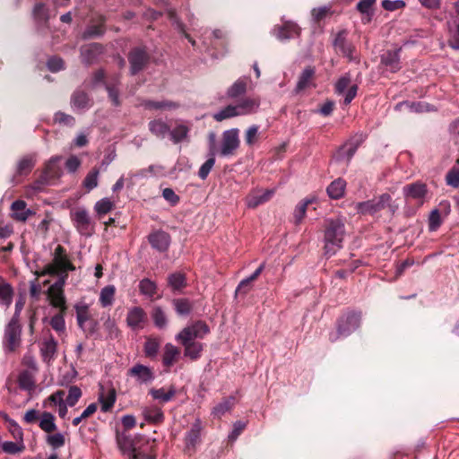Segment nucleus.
I'll list each match as a JSON object with an SVG mask.
<instances>
[{"label": "nucleus", "mask_w": 459, "mask_h": 459, "mask_svg": "<svg viewBox=\"0 0 459 459\" xmlns=\"http://www.w3.org/2000/svg\"><path fill=\"white\" fill-rule=\"evenodd\" d=\"M143 415L146 421L152 424H160L164 420V413L159 407H145L143 410Z\"/></svg>", "instance_id": "33"}, {"label": "nucleus", "mask_w": 459, "mask_h": 459, "mask_svg": "<svg viewBox=\"0 0 459 459\" xmlns=\"http://www.w3.org/2000/svg\"><path fill=\"white\" fill-rule=\"evenodd\" d=\"M100 174V169L97 168H93L85 177L82 184L83 186L91 191L98 186V178Z\"/></svg>", "instance_id": "52"}, {"label": "nucleus", "mask_w": 459, "mask_h": 459, "mask_svg": "<svg viewBox=\"0 0 459 459\" xmlns=\"http://www.w3.org/2000/svg\"><path fill=\"white\" fill-rule=\"evenodd\" d=\"M18 384L21 389L32 392L36 387L34 375L29 370H22L18 377Z\"/></svg>", "instance_id": "39"}, {"label": "nucleus", "mask_w": 459, "mask_h": 459, "mask_svg": "<svg viewBox=\"0 0 459 459\" xmlns=\"http://www.w3.org/2000/svg\"><path fill=\"white\" fill-rule=\"evenodd\" d=\"M116 288L113 285L104 287L100 295V303L103 307H109L115 299Z\"/></svg>", "instance_id": "44"}, {"label": "nucleus", "mask_w": 459, "mask_h": 459, "mask_svg": "<svg viewBox=\"0 0 459 459\" xmlns=\"http://www.w3.org/2000/svg\"><path fill=\"white\" fill-rule=\"evenodd\" d=\"M105 22L106 18L103 15L92 18L83 31L82 38L88 39L102 36L106 31Z\"/></svg>", "instance_id": "18"}, {"label": "nucleus", "mask_w": 459, "mask_h": 459, "mask_svg": "<svg viewBox=\"0 0 459 459\" xmlns=\"http://www.w3.org/2000/svg\"><path fill=\"white\" fill-rule=\"evenodd\" d=\"M91 101L88 93L81 89L75 90L71 96V106L74 108H87L91 107Z\"/></svg>", "instance_id": "28"}, {"label": "nucleus", "mask_w": 459, "mask_h": 459, "mask_svg": "<svg viewBox=\"0 0 459 459\" xmlns=\"http://www.w3.org/2000/svg\"><path fill=\"white\" fill-rule=\"evenodd\" d=\"M274 192V189L254 190L246 197V204L248 208L255 209L259 205L269 202L273 198Z\"/></svg>", "instance_id": "15"}, {"label": "nucleus", "mask_w": 459, "mask_h": 459, "mask_svg": "<svg viewBox=\"0 0 459 459\" xmlns=\"http://www.w3.org/2000/svg\"><path fill=\"white\" fill-rule=\"evenodd\" d=\"M36 165V155L27 154L17 163L16 174L19 176L28 175Z\"/></svg>", "instance_id": "31"}, {"label": "nucleus", "mask_w": 459, "mask_h": 459, "mask_svg": "<svg viewBox=\"0 0 459 459\" xmlns=\"http://www.w3.org/2000/svg\"><path fill=\"white\" fill-rule=\"evenodd\" d=\"M143 106L147 109H171L178 108V105L172 101L146 100Z\"/></svg>", "instance_id": "57"}, {"label": "nucleus", "mask_w": 459, "mask_h": 459, "mask_svg": "<svg viewBox=\"0 0 459 459\" xmlns=\"http://www.w3.org/2000/svg\"><path fill=\"white\" fill-rule=\"evenodd\" d=\"M172 304L178 316H187L193 309L192 302L186 298L174 299Z\"/></svg>", "instance_id": "42"}, {"label": "nucleus", "mask_w": 459, "mask_h": 459, "mask_svg": "<svg viewBox=\"0 0 459 459\" xmlns=\"http://www.w3.org/2000/svg\"><path fill=\"white\" fill-rule=\"evenodd\" d=\"M315 68L313 66L306 67L299 77V81L296 86V92H300L307 89L312 82L315 75Z\"/></svg>", "instance_id": "37"}, {"label": "nucleus", "mask_w": 459, "mask_h": 459, "mask_svg": "<svg viewBox=\"0 0 459 459\" xmlns=\"http://www.w3.org/2000/svg\"><path fill=\"white\" fill-rule=\"evenodd\" d=\"M71 220L76 230L82 236L91 237L95 231V222L85 208L78 207L71 212Z\"/></svg>", "instance_id": "6"}, {"label": "nucleus", "mask_w": 459, "mask_h": 459, "mask_svg": "<svg viewBox=\"0 0 459 459\" xmlns=\"http://www.w3.org/2000/svg\"><path fill=\"white\" fill-rule=\"evenodd\" d=\"M116 440H117V446L124 454H126V453L132 454V450L134 448H135L130 437L124 435V434H120L118 432V430H117Z\"/></svg>", "instance_id": "46"}, {"label": "nucleus", "mask_w": 459, "mask_h": 459, "mask_svg": "<svg viewBox=\"0 0 459 459\" xmlns=\"http://www.w3.org/2000/svg\"><path fill=\"white\" fill-rule=\"evenodd\" d=\"M22 327L20 323L10 321L4 331V345L8 351H14L21 343Z\"/></svg>", "instance_id": "13"}, {"label": "nucleus", "mask_w": 459, "mask_h": 459, "mask_svg": "<svg viewBox=\"0 0 459 459\" xmlns=\"http://www.w3.org/2000/svg\"><path fill=\"white\" fill-rule=\"evenodd\" d=\"M119 83V76L116 75L112 78L111 82L106 83L105 89L108 91V99L111 103L115 107H119L121 105V100L119 99V90L117 89V84Z\"/></svg>", "instance_id": "32"}, {"label": "nucleus", "mask_w": 459, "mask_h": 459, "mask_svg": "<svg viewBox=\"0 0 459 459\" xmlns=\"http://www.w3.org/2000/svg\"><path fill=\"white\" fill-rule=\"evenodd\" d=\"M361 323V312L347 310L343 312L336 320L334 331L329 333V341L335 342L341 338L351 335L356 331Z\"/></svg>", "instance_id": "2"}, {"label": "nucleus", "mask_w": 459, "mask_h": 459, "mask_svg": "<svg viewBox=\"0 0 459 459\" xmlns=\"http://www.w3.org/2000/svg\"><path fill=\"white\" fill-rule=\"evenodd\" d=\"M428 193L427 185L420 181L407 184L403 187V194L406 204L414 202L417 208L423 205Z\"/></svg>", "instance_id": "7"}, {"label": "nucleus", "mask_w": 459, "mask_h": 459, "mask_svg": "<svg viewBox=\"0 0 459 459\" xmlns=\"http://www.w3.org/2000/svg\"><path fill=\"white\" fill-rule=\"evenodd\" d=\"M168 286L174 292H181L187 285L186 277L184 273L175 272L168 276Z\"/></svg>", "instance_id": "30"}, {"label": "nucleus", "mask_w": 459, "mask_h": 459, "mask_svg": "<svg viewBox=\"0 0 459 459\" xmlns=\"http://www.w3.org/2000/svg\"><path fill=\"white\" fill-rule=\"evenodd\" d=\"M33 17L36 22L47 24L49 20V10L44 3H38L33 8Z\"/></svg>", "instance_id": "45"}, {"label": "nucleus", "mask_w": 459, "mask_h": 459, "mask_svg": "<svg viewBox=\"0 0 459 459\" xmlns=\"http://www.w3.org/2000/svg\"><path fill=\"white\" fill-rule=\"evenodd\" d=\"M64 278L59 280L55 284L51 285L48 290V296L50 300V304L56 308H59V312H66V300L64 295Z\"/></svg>", "instance_id": "12"}, {"label": "nucleus", "mask_w": 459, "mask_h": 459, "mask_svg": "<svg viewBox=\"0 0 459 459\" xmlns=\"http://www.w3.org/2000/svg\"><path fill=\"white\" fill-rule=\"evenodd\" d=\"M100 403L101 404V411L107 412L112 409L116 402V392L114 389L110 390L108 395L101 394L100 396Z\"/></svg>", "instance_id": "59"}, {"label": "nucleus", "mask_w": 459, "mask_h": 459, "mask_svg": "<svg viewBox=\"0 0 459 459\" xmlns=\"http://www.w3.org/2000/svg\"><path fill=\"white\" fill-rule=\"evenodd\" d=\"M359 145V141H350L344 143L342 146L339 148L335 154V159L337 161L344 160L346 164H349L355 152H357Z\"/></svg>", "instance_id": "24"}, {"label": "nucleus", "mask_w": 459, "mask_h": 459, "mask_svg": "<svg viewBox=\"0 0 459 459\" xmlns=\"http://www.w3.org/2000/svg\"><path fill=\"white\" fill-rule=\"evenodd\" d=\"M160 346V342L157 339L148 338L143 348L145 356L152 359H154L159 352Z\"/></svg>", "instance_id": "48"}, {"label": "nucleus", "mask_w": 459, "mask_h": 459, "mask_svg": "<svg viewBox=\"0 0 459 459\" xmlns=\"http://www.w3.org/2000/svg\"><path fill=\"white\" fill-rule=\"evenodd\" d=\"M176 340L184 346V355L192 360H197L201 358L204 351V343L195 340H187L185 338H177Z\"/></svg>", "instance_id": "19"}, {"label": "nucleus", "mask_w": 459, "mask_h": 459, "mask_svg": "<svg viewBox=\"0 0 459 459\" xmlns=\"http://www.w3.org/2000/svg\"><path fill=\"white\" fill-rule=\"evenodd\" d=\"M400 50H388L381 56L380 65H384L392 73H396L401 69Z\"/></svg>", "instance_id": "23"}, {"label": "nucleus", "mask_w": 459, "mask_h": 459, "mask_svg": "<svg viewBox=\"0 0 459 459\" xmlns=\"http://www.w3.org/2000/svg\"><path fill=\"white\" fill-rule=\"evenodd\" d=\"M356 208L361 214H375L386 208L394 214L397 210V205L393 204L389 194H383L377 198L358 203Z\"/></svg>", "instance_id": "4"}, {"label": "nucleus", "mask_w": 459, "mask_h": 459, "mask_svg": "<svg viewBox=\"0 0 459 459\" xmlns=\"http://www.w3.org/2000/svg\"><path fill=\"white\" fill-rule=\"evenodd\" d=\"M451 212L450 203L446 200L441 201L438 207L432 210L429 216V230L437 231L443 223L444 218Z\"/></svg>", "instance_id": "11"}, {"label": "nucleus", "mask_w": 459, "mask_h": 459, "mask_svg": "<svg viewBox=\"0 0 459 459\" xmlns=\"http://www.w3.org/2000/svg\"><path fill=\"white\" fill-rule=\"evenodd\" d=\"M115 208V204L108 198H102L95 204L94 210L99 216L108 213Z\"/></svg>", "instance_id": "49"}, {"label": "nucleus", "mask_w": 459, "mask_h": 459, "mask_svg": "<svg viewBox=\"0 0 459 459\" xmlns=\"http://www.w3.org/2000/svg\"><path fill=\"white\" fill-rule=\"evenodd\" d=\"M127 58L130 65V74L135 75L147 66L151 56L145 47H136L129 51Z\"/></svg>", "instance_id": "8"}, {"label": "nucleus", "mask_w": 459, "mask_h": 459, "mask_svg": "<svg viewBox=\"0 0 459 459\" xmlns=\"http://www.w3.org/2000/svg\"><path fill=\"white\" fill-rule=\"evenodd\" d=\"M345 237V226L341 219H329L325 221V253L328 256L334 255L337 250L342 247Z\"/></svg>", "instance_id": "1"}, {"label": "nucleus", "mask_w": 459, "mask_h": 459, "mask_svg": "<svg viewBox=\"0 0 459 459\" xmlns=\"http://www.w3.org/2000/svg\"><path fill=\"white\" fill-rule=\"evenodd\" d=\"M149 130L158 138L164 139L170 132V128L167 123L160 119H154L149 122Z\"/></svg>", "instance_id": "38"}, {"label": "nucleus", "mask_w": 459, "mask_h": 459, "mask_svg": "<svg viewBox=\"0 0 459 459\" xmlns=\"http://www.w3.org/2000/svg\"><path fill=\"white\" fill-rule=\"evenodd\" d=\"M127 375L134 377L136 382L140 385L150 384L155 377L153 371L149 367L143 364H135L128 369Z\"/></svg>", "instance_id": "16"}, {"label": "nucleus", "mask_w": 459, "mask_h": 459, "mask_svg": "<svg viewBox=\"0 0 459 459\" xmlns=\"http://www.w3.org/2000/svg\"><path fill=\"white\" fill-rule=\"evenodd\" d=\"M312 203V200H305L300 202L294 211V220L296 224H299L306 215V212L308 204Z\"/></svg>", "instance_id": "63"}, {"label": "nucleus", "mask_w": 459, "mask_h": 459, "mask_svg": "<svg viewBox=\"0 0 459 459\" xmlns=\"http://www.w3.org/2000/svg\"><path fill=\"white\" fill-rule=\"evenodd\" d=\"M236 403V398L230 395L222 399L221 403L212 408V414L213 417L221 419L226 412L230 411Z\"/></svg>", "instance_id": "29"}, {"label": "nucleus", "mask_w": 459, "mask_h": 459, "mask_svg": "<svg viewBox=\"0 0 459 459\" xmlns=\"http://www.w3.org/2000/svg\"><path fill=\"white\" fill-rule=\"evenodd\" d=\"M126 320L130 328L141 329L147 321V314L141 307H134L128 310Z\"/></svg>", "instance_id": "17"}, {"label": "nucleus", "mask_w": 459, "mask_h": 459, "mask_svg": "<svg viewBox=\"0 0 459 459\" xmlns=\"http://www.w3.org/2000/svg\"><path fill=\"white\" fill-rule=\"evenodd\" d=\"M77 324L81 329H83V325L90 319L89 308L87 305L75 306Z\"/></svg>", "instance_id": "61"}, {"label": "nucleus", "mask_w": 459, "mask_h": 459, "mask_svg": "<svg viewBox=\"0 0 459 459\" xmlns=\"http://www.w3.org/2000/svg\"><path fill=\"white\" fill-rule=\"evenodd\" d=\"M234 106L237 117L247 116L256 112L260 106V100L258 98H244Z\"/></svg>", "instance_id": "21"}, {"label": "nucleus", "mask_w": 459, "mask_h": 459, "mask_svg": "<svg viewBox=\"0 0 459 459\" xmlns=\"http://www.w3.org/2000/svg\"><path fill=\"white\" fill-rule=\"evenodd\" d=\"M238 134L239 130L238 128H232L223 132L220 151L221 156L227 157L234 155L240 144Z\"/></svg>", "instance_id": "9"}, {"label": "nucleus", "mask_w": 459, "mask_h": 459, "mask_svg": "<svg viewBox=\"0 0 459 459\" xmlns=\"http://www.w3.org/2000/svg\"><path fill=\"white\" fill-rule=\"evenodd\" d=\"M333 47L335 53L342 57L347 58L350 62H359L355 56L356 48L354 44L348 39V31L343 29L333 36Z\"/></svg>", "instance_id": "5"}, {"label": "nucleus", "mask_w": 459, "mask_h": 459, "mask_svg": "<svg viewBox=\"0 0 459 459\" xmlns=\"http://www.w3.org/2000/svg\"><path fill=\"white\" fill-rule=\"evenodd\" d=\"M209 333L210 328L208 325L204 321L197 320L182 329L177 334V338H185L186 341L203 339Z\"/></svg>", "instance_id": "10"}, {"label": "nucleus", "mask_w": 459, "mask_h": 459, "mask_svg": "<svg viewBox=\"0 0 459 459\" xmlns=\"http://www.w3.org/2000/svg\"><path fill=\"white\" fill-rule=\"evenodd\" d=\"M13 289L12 285L0 276V304L8 307L13 301Z\"/></svg>", "instance_id": "34"}, {"label": "nucleus", "mask_w": 459, "mask_h": 459, "mask_svg": "<svg viewBox=\"0 0 459 459\" xmlns=\"http://www.w3.org/2000/svg\"><path fill=\"white\" fill-rule=\"evenodd\" d=\"M148 241L153 249L160 253H164L169 250L171 237L168 232L158 230L148 235Z\"/></svg>", "instance_id": "14"}, {"label": "nucleus", "mask_w": 459, "mask_h": 459, "mask_svg": "<svg viewBox=\"0 0 459 459\" xmlns=\"http://www.w3.org/2000/svg\"><path fill=\"white\" fill-rule=\"evenodd\" d=\"M108 82H109L106 81V74L103 69H99V70L95 71L92 74V77L89 82H84L86 86L89 88H91V89L95 88L97 85H99L100 83L103 84L104 86H106V83H108Z\"/></svg>", "instance_id": "56"}, {"label": "nucleus", "mask_w": 459, "mask_h": 459, "mask_svg": "<svg viewBox=\"0 0 459 459\" xmlns=\"http://www.w3.org/2000/svg\"><path fill=\"white\" fill-rule=\"evenodd\" d=\"M75 266L69 260L65 248L58 245L55 251L53 261L44 266V268L37 272L36 274L38 276H61L64 275V278L67 277V273L69 271H74Z\"/></svg>", "instance_id": "3"}, {"label": "nucleus", "mask_w": 459, "mask_h": 459, "mask_svg": "<svg viewBox=\"0 0 459 459\" xmlns=\"http://www.w3.org/2000/svg\"><path fill=\"white\" fill-rule=\"evenodd\" d=\"M152 318L153 320L154 325L158 328H163L167 325L166 314L164 310L159 306H156L152 308Z\"/></svg>", "instance_id": "51"}, {"label": "nucleus", "mask_w": 459, "mask_h": 459, "mask_svg": "<svg viewBox=\"0 0 459 459\" xmlns=\"http://www.w3.org/2000/svg\"><path fill=\"white\" fill-rule=\"evenodd\" d=\"M82 396V391L77 385H72L69 388V393L66 397V403L73 407L74 406Z\"/></svg>", "instance_id": "64"}, {"label": "nucleus", "mask_w": 459, "mask_h": 459, "mask_svg": "<svg viewBox=\"0 0 459 459\" xmlns=\"http://www.w3.org/2000/svg\"><path fill=\"white\" fill-rule=\"evenodd\" d=\"M103 327L105 331L108 333L107 338L111 340L119 338L121 332L118 329L116 322L112 320L110 317H108V319L104 322Z\"/></svg>", "instance_id": "58"}, {"label": "nucleus", "mask_w": 459, "mask_h": 459, "mask_svg": "<svg viewBox=\"0 0 459 459\" xmlns=\"http://www.w3.org/2000/svg\"><path fill=\"white\" fill-rule=\"evenodd\" d=\"M346 187V182L344 179L339 178L335 180H333L328 186H327V194L330 198L332 199H340L343 196L344 191Z\"/></svg>", "instance_id": "36"}, {"label": "nucleus", "mask_w": 459, "mask_h": 459, "mask_svg": "<svg viewBox=\"0 0 459 459\" xmlns=\"http://www.w3.org/2000/svg\"><path fill=\"white\" fill-rule=\"evenodd\" d=\"M377 0H360L357 4V10L362 13L366 14L368 16V22L371 20V17L373 15V7L376 4Z\"/></svg>", "instance_id": "55"}, {"label": "nucleus", "mask_w": 459, "mask_h": 459, "mask_svg": "<svg viewBox=\"0 0 459 459\" xmlns=\"http://www.w3.org/2000/svg\"><path fill=\"white\" fill-rule=\"evenodd\" d=\"M56 348L57 342L52 336L48 340L45 341L40 349L43 360L46 362L52 360L56 355Z\"/></svg>", "instance_id": "41"}, {"label": "nucleus", "mask_w": 459, "mask_h": 459, "mask_svg": "<svg viewBox=\"0 0 459 459\" xmlns=\"http://www.w3.org/2000/svg\"><path fill=\"white\" fill-rule=\"evenodd\" d=\"M60 160L59 157H52L47 163L44 172L48 174L51 179H56L60 176V168L57 166V161Z\"/></svg>", "instance_id": "53"}, {"label": "nucleus", "mask_w": 459, "mask_h": 459, "mask_svg": "<svg viewBox=\"0 0 459 459\" xmlns=\"http://www.w3.org/2000/svg\"><path fill=\"white\" fill-rule=\"evenodd\" d=\"M149 393L153 399L159 400L160 403H165L171 401L175 396L176 388L174 385H170L167 391L164 387L159 389L152 388Z\"/></svg>", "instance_id": "35"}, {"label": "nucleus", "mask_w": 459, "mask_h": 459, "mask_svg": "<svg viewBox=\"0 0 459 459\" xmlns=\"http://www.w3.org/2000/svg\"><path fill=\"white\" fill-rule=\"evenodd\" d=\"M46 442L53 449H58L65 446V438L62 433L57 432L52 435H48L46 438Z\"/></svg>", "instance_id": "60"}, {"label": "nucleus", "mask_w": 459, "mask_h": 459, "mask_svg": "<svg viewBox=\"0 0 459 459\" xmlns=\"http://www.w3.org/2000/svg\"><path fill=\"white\" fill-rule=\"evenodd\" d=\"M56 417L48 412L44 411L40 414L39 427L46 433H53L56 430Z\"/></svg>", "instance_id": "40"}, {"label": "nucleus", "mask_w": 459, "mask_h": 459, "mask_svg": "<svg viewBox=\"0 0 459 459\" xmlns=\"http://www.w3.org/2000/svg\"><path fill=\"white\" fill-rule=\"evenodd\" d=\"M299 27L293 22H287L282 25L275 26L273 31L276 38L280 40L293 39L299 35Z\"/></svg>", "instance_id": "22"}, {"label": "nucleus", "mask_w": 459, "mask_h": 459, "mask_svg": "<svg viewBox=\"0 0 459 459\" xmlns=\"http://www.w3.org/2000/svg\"><path fill=\"white\" fill-rule=\"evenodd\" d=\"M104 48L100 43H91L81 48L82 62L86 65L93 64L103 53Z\"/></svg>", "instance_id": "20"}, {"label": "nucleus", "mask_w": 459, "mask_h": 459, "mask_svg": "<svg viewBox=\"0 0 459 459\" xmlns=\"http://www.w3.org/2000/svg\"><path fill=\"white\" fill-rule=\"evenodd\" d=\"M180 357V350L171 343H167L164 346L162 355V364L169 370L175 363H177Z\"/></svg>", "instance_id": "25"}, {"label": "nucleus", "mask_w": 459, "mask_h": 459, "mask_svg": "<svg viewBox=\"0 0 459 459\" xmlns=\"http://www.w3.org/2000/svg\"><path fill=\"white\" fill-rule=\"evenodd\" d=\"M247 91V80L240 78L237 80L227 91V96L230 99H236Z\"/></svg>", "instance_id": "43"}, {"label": "nucleus", "mask_w": 459, "mask_h": 459, "mask_svg": "<svg viewBox=\"0 0 459 459\" xmlns=\"http://www.w3.org/2000/svg\"><path fill=\"white\" fill-rule=\"evenodd\" d=\"M12 217L18 221H26V220L32 214L30 209H27V204L23 200H16L11 205Z\"/></svg>", "instance_id": "26"}, {"label": "nucleus", "mask_w": 459, "mask_h": 459, "mask_svg": "<svg viewBox=\"0 0 459 459\" xmlns=\"http://www.w3.org/2000/svg\"><path fill=\"white\" fill-rule=\"evenodd\" d=\"M189 128L185 125H178L169 133L174 143H178L186 138Z\"/></svg>", "instance_id": "50"}, {"label": "nucleus", "mask_w": 459, "mask_h": 459, "mask_svg": "<svg viewBox=\"0 0 459 459\" xmlns=\"http://www.w3.org/2000/svg\"><path fill=\"white\" fill-rule=\"evenodd\" d=\"M212 117L213 119L217 122H221L222 120L235 117H237L235 106L228 105L219 112L215 113Z\"/></svg>", "instance_id": "54"}, {"label": "nucleus", "mask_w": 459, "mask_h": 459, "mask_svg": "<svg viewBox=\"0 0 459 459\" xmlns=\"http://www.w3.org/2000/svg\"><path fill=\"white\" fill-rule=\"evenodd\" d=\"M66 312H58L50 320L51 327L57 333H62L65 329V315Z\"/></svg>", "instance_id": "62"}, {"label": "nucleus", "mask_w": 459, "mask_h": 459, "mask_svg": "<svg viewBox=\"0 0 459 459\" xmlns=\"http://www.w3.org/2000/svg\"><path fill=\"white\" fill-rule=\"evenodd\" d=\"M202 430V423L200 420H196L189 431L186 432L185 441L187 449L195 448L200 442V436Z\"/></svg>", "instance_id": "27"}, {"label": "nucleus", "mask_w": 459, "mask_h": 459, "mask_svg": "<svg viewBox=\"0 0 459 459\" xmlns=\"http://www.w3.org/2000/svg\"><path fill=\"white\" fill-rule=\"evenodd\" d=\"M157 290L158 288L156 283L148 278H144L141 280L139 282V290L141 294L145 295L149 298H153L154 295L157 293Z\"/></svg>", "instance_id": "47"}]
</instances>
